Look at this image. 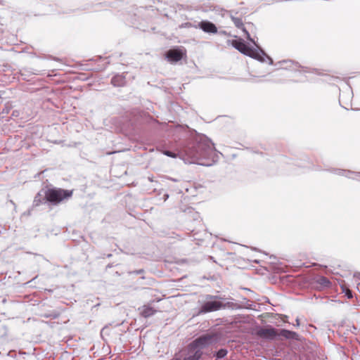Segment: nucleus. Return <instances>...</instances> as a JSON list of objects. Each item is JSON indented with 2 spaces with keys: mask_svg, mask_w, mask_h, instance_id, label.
Listing matches in <instances>:
<instances>
[{
  "mask_svg": "<svg viewBox=\"0 0 360 360\" xmlns=\"http://www.w3.org/2000/svg\"><path fill=\"white\" fill-rule=\"evenodd\" d=\"M72 191L64 190L62 188H49L45 192V199L46 201L57 205L64 199L71 197Z\"/></svg>",
  "mask_w": 360,
  "mask_h": 360,
  "instance_id": "nucleus-1",
  "label": "nucleus"
},
{
  "mask_svg": "<svg viewBox=\"0 0 360 360\" xmlns=\"http://www.w3.org/2000/svg\"><path fill=\"white\" fill-rule=\"evenodd\" d=\"M214 337V335L212 334L203 335L191 342L188 346L193 349L202 352V349L211 343Z\"/></svg>",
  "mask_w": 360,
  "mask_h": 360,
  "instance_id": "nucleus-2",
  "label": "nucleus"
},
{
  "mask_svg": "<svg viewBox=\"0 0 360 360\" xmlns=\"http://www.w3.org/2000/svg\"><path fill=\"white\" fill-rule=\"evenodd\" d=\"M255 334L262 339L274 340L278 337V330L271 326H267L257 329Z\"/></svg>",
  "mask_w": 360,
  "mask_h": 360,
  "instance_id": "nucleus-3",
  "label": "nucleus"
},
{
  "mask_svg": "<svg viewBox=\"0 0 360 360\" xmlns=\"http://www.w3.org/2000/svg\"><path fill=\"white\" fill-rule=\"evenodd\" d=\"M186 56L184 48L169 49L165 54L166 58L171 63H177Z\"/></svg>",
  "mask_w": 360,
  "mask_h": 360,
  "instance_id": "nucleus-4",
  "label": "nucleus"
},
{
  "mask_svg": "<svg viewBox=\"0 0 360 360\" xmlns=\"http://www.w3.org/2000/svg\"><path fill=\"white\" fill-rule=\"evenodd\" d=\"M231 44L238 51H239L240 53L246 55V56H251L252 54V49L248 46L245 44V43L241 39H233L231 41H229Z\"/></svg>",
  "mask_w": 360,
  "mask_h": 360,
  "instance_id": "nucleus-5",
  "label": "nucleus"
},
{
  "mask_svg": "<svg viewBox=\"0 0 360 360\" xmlns=\"http://www.w3.org/2000/svg\"><path fill=\"white\" fill-rule=\"evenodd\" d=\"M202 355V352L193 349L188 345L184 350L183 360H200Z\"/></svg>",
  "mask_w": 360,
  "mask_h": 360,
  "instance_id": "nucleus-6",
  "label": "nucleus"
},
{
  "mask_svg": "<svg viewBox=\"0 0 360 360\" xmlns=\"http://www.w3.org/2000/svg\"><path fill=\"white\" fill-rule=\"evenodd\" d=\"M223 307V304L219 301H208L205 302L200 308V312L207 313L217 311Z\"/></svg>",
  "mask_w": 360,
  "mask_h": 360,
  "instance_id": "nucleus-7",
  "label": "nucleus"
},
{
  "mask_svg": "<svg viewBox=\"0 0 360 360\" xmlns=\"http://www.w3.org/2000/svg\"><path fill=\"white\" fill-rule=\"evenodd\" d=\"M198 27L207 33L216 34L217 32V27L214 24L209 21H201L198 24Z\"/></svg>",
  "mask_w": 360,
  "mask_h": 360,
  "instance_id": "nucleus-8",
  "label": "nucleus"
},
{
  "mask_svg": "<svg viewBox=\"0 0 360 360\" xmlns=\"http://www.w3.org/2000/svg\"><path fill=\"white\" fill-rule=\"evenodd\" d=\"M231 19L233 22L235 26L239 29H241L242 31L245 34L247 39L250 40L251 39L250 35L248 31L244 27V24H243L242 18L236 17L234 15H231Z\"/></svg>",
  "mask_w": 360,
  "mask_h": 360,
  "instance_id": "nucleus-9",
  "label": "nucleus"
},
{
  "mask_svg": "<svg viewBox=\"0 0 360 360\" xmlns=\"http://www.w3.org/2000/svg\"><path fill=\"white\" fill-rule=\"evenodd\" d=\"M140 314L144 318L150 317L156 313V310L149 305H143L141 308H139Z\"/></svg>",
  "mask_w": 360,
  "mask_h": 360,
  "instance_id": "nucleus-10",
  "label": "nucleus"
},
{
  "mask_svg": "<svg viewBox=\"0 0 360 360\" xmlns=\"http://www.w3.org/2000/svg\"><path fill=\"white\" fill-rule=\"evenodd\" d=\"M282 336L286 339H296L297 333L285 329L278 330V337Z\"/></svg>",
  "mask_w": 360,
  "mask_h": 360,
  "instance_id": "nucleus-11",
  "label": "nucleus"
},
{
  "mask_svg": "<svg viewBox=\"0 0 360 360\" xmlns=\"http://www.w3.org/2000/svg\"><path fill=\"white\" fill-rule=\"evenodd\" d=\"M125 82L124 77L121 75H117L112 77L111 83L115 86H121Z\"/></svg>",
  "mask_w": 360,
  "mask_h": 360,
  "instance_id": "nucleus-12",
  "label": "nucleus"
},
{
  "mask_svg": "<svg viewBox=\"0 0 360 360\" xmlns=\"http://www.w3.org/2000/svg\"><path fill=\"white\" fill-rule=\"evenodd\" d=\"M317 283L323 288L329 287L331 284L330 281L326 277L324 276L319 278L317 280Z\"/></svg>",
  "mask_w": 360,
  "mask_h": 360,
  "instance_id": "nucleus-13",
  "label": "nucleus"
},
{
  "mask_svg": "<svg viewBox=\"0 0 360 360\" xmlns=\"http://www.w3.org/2000/svg\"><path fill=\"white\" fill-rule=\"evenodd\" d=\"M342 292L345 294V295L349 298H352V291L346 286V285H341Z\"/></svg>",
  "mask_w": 360,
  "mask_h": 360,
  "instance_id": "nucleus-14",
  "label": "nucleus"
},
{
  "mask_svg": "<svg viewBox=\"0 0 360 360\" xmlns=\"http://www.w3.org/2000/svg\"><path fill=\"white\" fill-rule=\"evenodd\" d=\"M227 354V350L221 349L217 352V357L219 359L224 358Z\"/></svg>",
  "mask_w": 360,
  "mask_h": 360,
  "instance_id": "nucleus-15",
  "label": "nucleus"
},
{
  "mask_svg": "<svg viewBox=\"0 0 360 360\" xmlns=\"http://www.w3.org/2000/svg\"><path fill=\"white\" fill-rule=\"evenodd\" d=\"M162 153L168 157L176 158L177 157V154L169 150H163Z\"/></svg>",
  "mask_w": 360,
  "mask_h": 360,
  "instance_id": "nucleus-16",
  "label": "nucleus"
},
{
  "mask_svg": "<svg viewBox=\"0 0 360 360\" xmlns=\"http://www.w3.org/2000/svg\"><path fill=\"white\" fill-rule=\"evenodd\" d=\"M172 360H181V359H179V358H175V359H173Z\"/></svg>",
  "mask_w": 360,
  "mask_h": 360,
  "instance_id": "nucleus-17",
  "label": "nucleus"
}]
</instances>
